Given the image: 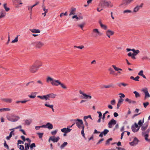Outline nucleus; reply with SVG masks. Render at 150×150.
<instances>
[{"instance_id": "4d7b16f0", "label": "nucleus", "mask_w": 150, "mask_h": 150, "mask_svg": "<svg viewBox=\"0 0 150 150\" xmlns=\"http://www.w3.org/2000/svg\"><path fill=\"white\" fill-rule=\"evenodd\" d=\"M37 134L38 135L39 138H41L42 137L43 133H38Z\"/></svg>"}, {"instance_id": "a19ab883", "label": "nucleus", "mask_w": 150, "mask_h": 150, "mask_svg": "<svg viewBox=\"0 0 150 150\" xmlns=\"http://www.w3.org/2000/svg\"><path fill=\"white\" fill-rule=\"evenodd\" d=\"M93 32L96 33L97 35H100V33L98 31V30L97 29H95L93 30Z\"/></svg>"}, {"instance_id": "2f4dec72", "label": "nucleus", "mask_w": 150, "mask_h": 150, "mask_svg": "<svg viewBox=\"0 0 150 150\" xmlns=\"http://www.w3.org/2000/svg\"><path fill=\"white\" fill-rule=\"evenodd\" d=\"M59 139L60 138L59 137H57L55 138H54L52 137V141L54 142H57Z\"/></svg>"}, {"instance_id": "052dcab7", "label": "nucleus", "mask_w": 150, "mask_h": 150, "mask_svg": "<svg viewBox=\"0 0 150 150\" xmlns=\"http://www.w3.org/2000/svg\"><path fill=\"white\" fill-rule=\"evenodd\" d=\"M115 100H113L110 102V103L112 105H114L115 104Z\"/></svg>"}, {"instance_id": "e2e57ef3", "label": "nucleus", "mask_w": 150, "mask_h": 150, "mask_svg": "<svg viewBox=\"0 0 150 150\" xmlns=\"http://www.w3.org/2000/svg\"><path fill=\"white\" fill-rule=\"evenodd\" d=\"M143 70H141L138 73V75L139 76H142L143 74Z\"/></svg>"}, {"instance_id": "6e6552de", "label": "nucleus", "mask_w": 150, "mask_h": 150, "mask_svg": "<svg viewBox=\"0 0 150 150\" xmlns=\"http://www.w3.org/2000/svg\"><path fill=\"white\" fill-rule=\"evenodd\" d=\"M134 0H123L120 6H125L131 3Z\"/></svg>"}, {"instance_id": "5fc2aeb1", "label": "nucleus", "mask_w": 150, "mask_h": 150, "mask_svg": "<svg viewBox=\"0 0 150 150\" xmlns=\"http://www.w3.org/2000/svg\"><path fill=\"white\" fill-rule=\"evenodd\" d=\"M63 15L67 16V12H66L64 13H61L60 14V16L62 17Z\"/></svg>"}, {"instance_id": "f8f14e48", "label": "nucleus", "mask_w": 150, "mask_h": 150, "mask_svg": "<svg viewBox=\"0 0 150 150\" xmlns=\"http://www.w3.org/2000/svg\"><path fill=\"white\" fill-rule=\"evenodd\" d=\"M139 140L137 138L135 137L133 141L132 142L129 143L131 145L134 146L137 144Z\"/></svg>"}, {"instance_id": "393cba45", "label": "nucleus", "mask_w": 150, "mask_h": 150, "mask_svg": "<svg viewBox=\"0 0 150 150\" xmlns=\"http://www.w3.org/2000/svg\"><path fill=\"white\" fill-rule=\"evenodd\" d=\"M37 94V93L35 92L34 93H32L31 95H28V96L30 98H34L36 97V95Z\"/></svg>"}, {"instance_id": "6e6d98bb", "label": "nucleus", "mask_w": 150, "mask_h": 150, "mask_svg": "<svg viewBox=\"0 0 150 150\" xmlns=\"http://www.w3.org/2000/svg\"><path fill=\"white\" fill-rule=\"evenodd\" d=\"M149 105V103L146 102L143 103L144 106V108H146L147 105Z\"/></svg>"}, {"instance_id": "f704fd0d", "label": "nucleus", "mask_w": 150, "mask_h": 150, "mask_svg": "<svg viewBox=\"0 0 150 150\" xmlns=\"http://www.w3.org/2000/svg\"><path fill=\"white\" fill-rule=\"evenodd\" d=\"M112 66L113 67L115 70L116 71H118L119 70L122 71V69L116 67L115 65H112Z\"/></svg>"}, {"instance_id": "69168bd1", "label": "nucleus", "mask_w": 150, "mask_h": 150, "mask_svg": "<svg viewBox=\"0 0 150 150\" xmlns=\"http://www.w3.org/2000/svg\"><path fill=\"white\" fill-rule=\"evenodd\" d=\"M33 8V7L32 6H28V9L31 11Z\"/></svg>"}, {"instance_id": "dca6fc26", "label": "nucleus", "mask_w": 150, "mask_h": 150, "mask_svg": "<svg viewBox=\"0 0 150 150\" xmlns=\"http://www.w3.org/2000/svg\"><path fill=\"white\" fill-rule=\"evenodd\" d=\"M71 130V129H70L67 127V128H64L62 129L61 131L63 132H64L65 133H67L68 132H70Z\"/></svg>"}, {"instance_id": "603ef678", "label": "nucleus", "mask_w": 150, "mask_h": 150, "mask_svg": "<svg viewBox=\"0 0 150 150\" xmlns=\"http://www.w3.org/2000/svg\"><path fill=\"white\" fill-rule=\"evenodd\" d=\"M34 147H35V145L34 143L30 145V149L32 150L33 148Z\"/></svg>"}, {"instance_id": "4468645a", "label": "nucleus", "mask_w": 150, "mask_h": 150, "mask_svg": "<svg viewBox=\"0 0 150 150\" xmlns=\"http://www.w3.org/2000/svg\"><path fill=\"white\" fill-rule=\"evenodd\" d=\"M57 95L53 93H51L47 95V98H48V100L50 99V98H55Z\"/></svg>"}, {"instance_id": "49530a36", "label": "nucleus", "mask_w": 150, "mask_h": 150, "mask_svg": "<svg viewBox=\"0 0 150 150\" xmlns=\"http://www.w3.org/2000/svg\"><path fill=\"white\" fill-rule=\"evenodd\" d=\"M45 127V126L44 125H43L41 126H36L35 127V128L36 130H38L40 128H44V127Z\"/></svg>"}, {"instance_id": "39448f33", "label": "nucleus", "mask_w": 150, "mask_h": 150, "mask_svg": "<svg viewBox=\"0 0 150 150\" xmlns=\"http://www.w3.org/2000/svg\"><path fill=\"white\" fill-rule=\"evenodd\" d=\"M38 69L35 64L31 66L30 68V71L32 73H35L37 71Z\"/></svg>"}, {"instance_id": "58836bf2", "label": "nucleus", "mask_w": 150, "mask_h": 150, "mask_svg": "<svg viewBox=\"0 0 150 150\" xmlns=\"http://www.w3.org/2000/svg\"><path fill=\"white\" fill-rule=\"evenodd\" d=\"M133 93L134 94H135V96L136 98H137L138 97H140V95L139 94V93L137 92V91H134Z\"/></svg>"}, {"instance_id": "e433bc0d", "label": "nucleus", "mask_w": 150, "mask_h": 150, "mask_svg": "<svg viewBox=\"0 0 150 150\" xmlns=\"http://www.w3.org/2000/svg\"><path fill=\"white\" fill-rule=\"evenodd\" d=\"M114 85L112 83H111L108 85H105L106 88H108L111 87L114 88Z\"/></svg>"}, {"instance_id": "6ab92c4d", "label": "nucleus", "mask_w": 150, "mask_h": 150, "mask_svg": "<svg viewBox=\"0 0 150 150\" xmlns=\"http://www.w3.org/2000/svg\"><path fill=\"white\" fill-rule=\"evenodd\" d=\"M76 8H72L71 10L70 11V13L69 14V16L72 15H74L76 14Z\"/></svg>"}, {"instance_id": "0eeeda50", "label": "nucleus", "mask_w": 150, "mask_h": 150, "mask_svg": "<svg viewBox=\"0 0 150 150\" xmlns=\"http://www.w3.org/2000/svg\"><path fill=\"white\" fill-rule=\"evenodd\" d=\"M142 91L145 94L144 99L146 100L147 98L150 97V95L148 92L147 88H146L142 90Z\"/></svg>"}, {"instance_id": "c9c22d12", "label": "nucleus", "mask_w": 150, "mask_h": 150, "mask_svg": "<svg viewBox=\"0 0 150 150\" xmlns=\"http://www.w3.org/2000/svg\"><path fill=\"white\" fill-rule=\"evenodd\" d=\"M68 143L67 142H64L63 143L61 146L60 148L61 149H63L66 146Z\"/></svg>"}, {"instance_id": "864d4df0", "label": "nucleus", "mask_w": 150, "mask_h": 150, "mask_svg": "<svg viewBox=\"0 0 150 150\" xmlns=\"http://www.w3.org/2000/svg\"><path fill=\"white\" fill-rule=\"evenodd\" d=\"M139 51L138 50H137L135 51L134 53H132V55H135L136 56L137 55V54L139 53Z\"/></svg>"}, {"instance_id": "774afa93", "label": "nucleus", "mask_w": 150, "mask_h": 150, "mask_svg": "<svg viewBox=\"0 0 150 150\" xmlns=\"http://www.w3.org/2000/svg\"><path fill=\"white\" fill-rule=\"evenodd\" d=\"M18 41V38H15L14 40H13L12 42H11L13 43L15 42H17Z\"/></svg>"}, {"instance_id": "79ce46f5", "label": "nucleus", "mask_w": 150, "mask_h": 150, "mask_svg": "<svg viewBox=\"0 0 150 150\" xmlns=\"http://www.w3.org/2000/svg\"><path fill=\"white\" fill-rule=\"evenodd\" d=\"M112 138L108 139L106 141L105 144L106 145H109L110 144V142L112 140Z\"/></svg>"}, {"instance_id": "8fccbe9b", "label": "nucleus", "mask_w": 150, "mask_h": 150, "mask_svg": "<svg viewBox=\"0 0 150 150\" xmlns=\"http://www.w3.org/2000/svg\"><path fill=\"white\" fill-rule=\"evenodd\" d=\"M100 26L101 28L103 29L106 30L107 29V26L103 24H101V25Z\"/></svg>"}, {"instance_id": "7ed1b4c3", "label": "nucleus", "mask_w": 150, "mask_h": 150, "mask_svg": "<svg viewBox=\"0 0 150 150\" xmlns=\"http://www.w3.org/2000/svg\"><path fill=\"white\" fill-rule=\"evenodd\" d=\"M6 117L8 121L12 122H16L20 119L19 116L14 115H12L11 116L7 115L6 116Z\"/></svg>"}, {"instance_id": "c03bdc74", "label": "nucleus", "mask_w": 150, "mask_h": 150, "mask_svg": "<svg viewBox=\"0 0 150 150\" xmlns=\"http://www.w3.org/2000/svg\"><path fill=\"white\" fill-rule=\"evenodd\" d=\"M45 105H46V107H48L50 108H51L52 111L53 112L54 111V110L53 108L54 105H49L46 104Z\"/></svg>"}, {"instance_id": "cd10ccee", "label": "nucleus", "mask_w": 150, "mask_h": 150, "mask_svg": "<svg viewBox=\"0 0 150 150\" xmlns=\"http://www.w3.org/2000/svg\"><path fill=\"white\" fill-rule=\"evenodd\" d=\"M30 30L33 33H39L40 32V30L38 29H31Z\"/></svg>"}, {"instance_id": "2eb2a0df", "label": "nucleus", "mask_w": 150, "mask_h": 150, "mask_svg": "<svg viewBox=\"0 0 150 150\" xmlns=\"http://www.w3.org/2000/svg\"><path fill=\"white\" fill-rule=\"evenodd\" d=\"M114 34V32L113 31L108 30L106 32V34L107 36L108 37L110 38V36Z\"/></svg>"}, {"instance_id": "412c9836", "label": "nucleus", "mask_w": 150, "mask_h": 150, "mask_svg": "<svg viewBox=\"0 0 150 150\" xmlns=\"http://www.w3.org/2000/svg\"><path fill=\"white\" fill-rule=\"evenodd\" d=\"M45 127H44V128H47L50 129H52L53 128L52 125L50 123H47V124L46 125H45Z\"/></svg>"}, {"instance_id": "c85d7f7f", "label": "nucleus", "mask_w": 150, "mask_h": 150, "mask_svg": "<svg viewBox=\"0 0 150 150\" xmlns=\"http://www.w3.org/2000/svg\"><path fill=\"white\" fill-rule=\"evenodd\" d=\"M130 78L131 79H133L135 81H139V77L138 76H137L135 78H134L133 76H131Z\"/></svg>"}, {"instance_id": "13d9d810", "label": "nucleus", "mask_w": 150, "mask_h": 150, "mask_svg": "<svg viewBox=\"0 0 150 150\" xmlns=\"http://www.w3.org/2000/svg\"><path fill=\"white\" fill-rule=\"evenodd\" d=\"M97 113L99 114L98 117L99 118H102V114L101 112L100 111H98Z\"/></svg>"}, {"instance_id": "1a4fd4ad", "label": "nucleus", "mask_w": 150, "mask_h": 150, "mask_svg": "<svg viewBox=\"0 0 150 150\" xmlns=\"http://www.w3.org/2000/svg\"><path fill=\"white\" fill-rule=\"evenodd\" d=\"M116 123V121L114 120V119H112L108 123V127L110 128L112 127V125H115Z\"/></svg>"}, {"instance_id": "f3484780", "label": "nucleus", "mask_w": 150, "mask_h": 150, "mask_svg": "<svg viewBox=\"0 0 150 150\" xmlns=\"http://www.w3.org/2000/svg\"><path fill=\"white\" fill-rule=\"evenodd\" d=\"M36 83L37 85L39 86H42L44 84V82L40 80H38L36 82Z\"/></svg>"}, {"instance_id": "473e14b6", "label": "nucleus", "mask_w": 150, "mask_h": 150, "mask_svg": "<svg viewBox=\"0 0 150 150\" xmlns=\"http://www.w3.org/2000/svg\"><path fill=\"white\" fill-rule=\"evenodd\" d=\"M14 131V130L11 131L10 132L9 136H7L6 137V139L7 140H9L10 139L12 135V134H13V132Z\"/></svg>"}, {"instance_id": "72a5a7b5", "label": "nucleus", "mask_w": 150, "mask_h": 150, "mask_svg": "<svg viewBox=\"0 0 150 150\" xmlns=\"http://www.w3.org/2000/svg\"><path fill=\"white\" fill-rule=\"evenodd\" d=\"M42 8L43 11H44L45 13H46L48 12V10L45 8V6L44 4L42 5Z\"/></svg>"}, {"instance_id": "bb28decb", "label": "nucleus", "mask_w": 150, "mask_h": 150, "mask_svg": "<svg viewBox=\"0 0 150 150\" xmlns=\"http://www.w3.org/2000/svg\"><path fill=\"white\" fill-rule=\"evenodd\" d=\"M125 100L126 101L128 102L129 103L135 104L136 103V102L135 101L132 100L128 98H127L125 99Z\"/></svg>"}, {"instance_id": "c756f323", "label": "nucleus", "mask_w": 150, "mask_h": 150, "mask_svg": "<svg viewBox=\"0 0 150 150\" xmlns=\"http://www.w3.org/2000/svg\"><path fill=\"white\" fill-rule=\"evenodd\" d=\"M144 122V118L143 119V120H140L138 122V125H139V127H141L143 125V124Z\"/></svg>"}, {"instance_id": "ea45409f", "label": "nucleus", "mask_w": 150, "mask_h": 150, "mask_svg": "<svg viewBox=\"0 0 150 150\" xmlns=\"http://www.w3.org/2000/svg\"><path fill=\"white\" fill-rule=\"evenodd\" d=\"M30 144H28V143H25V149L28 150L29 148V145Z\"/></svg>"}, {"instance_id": "f03ea898", "label": "nucleus", "mask_w": 150, "mask_h": 150, "mask_svg": "<svg viewBox=\"0 0 150 150\" xmlns=\"http://www.w3.org/2000/svg\"><path fill=\"white\" fill-rule=\"evenodd\" d=\"M99 6H101L102 7L108 6L111 8L113 6V4L110 1L103 0L100 2Z\"/></svg>"}, {"instance_id": "0e129e2a", "label": "nucleus", "mask_w": 150, "mask_h": 150, "mask_svg": "<svg viewBox=\"0 0 150 150\" xmlns=\"http://www.w3.org/2000/svg\"><path fill=\"white\" fill-rule=\"evenodd\" d=\"M4 111H10L11 109L10 108H3Z\"/></svg>"}, {"instance_id": "3c124183", "label": "nucleus", "mask_w": 150, "mask_h": 150, "mask_svg": "<svg viewBox=\"0 0 150 150\" xmlns=\"http://www.w3.org/2000/svg\"><path fill=\"white\" fill-rule=\"evenodd\" d=\"M74 47L77 48H78L80 49H82L83 48H84V47L83 45H81L80 46H74Z\"/></svg>"}, {"instance_id": "338daca9", "label": "nucleus", "mask_w": 150, "mask_h": 150, "mask_svg": "<svg viewBox=\"0 0 150 150\" xmlns=\"http://www.w3.org/2000/svg\"><path fill=\"white\" fill-rule=\"evenodd\" d=\"M4 146L5 147H6L7 148V149H9V146H8L7 144L6 143V141H5V142L4 143Z\"/></svg>"}, {"instance_id": "bf43d9fd", "label": "nucleus", "mask_w": 150, "mask_h": 150, "mask_svg": "<svg viewBox=\"0 0 150 150\" xmlns=\"http://www.w3.org/2000/svg\"><path fill=\"white\" fill-rule=\"evenodd\" d=\"M57 130H55L54 131H52L51 133L52 135H54L57 133Z\"/></svg>"}, {"instance_id": "f257e3e1", "label": "nucleus", "mask_w": 150, "mask_h": 150, "mask_svg": "<svg viewBox=\"0 0 150 150\" xmlns=\"http://www.w3.org/2000/svg\"><path fill=\"white\" fill-rule=\"evenodd\" d=\"M46 81L47 83L51 82V83L52 86H57L60 85L62 88L65 89L67 88V86L63 83H62L59 80L54 79L50 76L47 77L46 79Z\"/></svg>"}, {"instance_id": "ddd939ff", "label": "nucleus", "mask_w": 150, "mask_h": 150, "mask_svg": "<svg viewBox=\"0 0 150 150\" xmlns=\"http://www.w3.org/2000/svg\"><path fill=\"white\" fill-rule=\"evenodd\" d=\"M143 4L142 3L140 6H137L133 9V12H137L139 9L140 8L142 7Z\"/></svg>"}, {"instance_id": "5701e85b", "label": "nucleus", "mask_w": 150, "mask_h": 150, "mask_svg": "<svg viewBox=\"0 0 150 150\" xmlns=\"http://www.w3.org/2000/svg\"><path fill=\"white\" fill-rule=\"evenodd\" d=\"M25 122V125H29L32 122L31 119L25 120H24Z\"/></svg>"}, {"instance_id": "9d476101", "label": "nucleus", "mask_w": 150, "mask_h": 150, "mask_svg": "<svg viewBox=\"0 0 150 150\" xmlns=\"http://www.w3.org/2000/svg\"><path fill=\"white\" fill-rule=\"evenodd\" d=\"M79 93L80 94L82 95L84 97H83V98L84 99H91L92 98L91 96H90L87 95L86 94L84 93L81 90H80L79 91Z\"/></svg>"}, {"instance_id": "37998d69", "label": "nucleus", "mask_w": 150, "mask_h": 150, "mask_svg": "<svg viewBox=\"0 0 150 150\" xmlns=\"http://www.w3.org/2000/svg\"><path fill=\"white\" fill-rule=\"evenodd\" d=\"M82 129L81 131V134L83 136V137H85V134L84 133V125H83L82 127Z\"/></svg>"}, {"instance_id": "b1692460", "label": "nucleus", "mask_w": 150, "mask_h": 150, "mask_svg": "<svg viewBox=\"0 0 150 150\" xmlns=\"http://www.w3.org/2000/svg\"><path fill=\"white\" fill-rule=\"evenodd\" d=\"M148 126V123H145L143 126L142 127L141 130L142 131H145L147 128Z\"/></svg>"}, {"instance_id": "423d86ee", "label": "nucleus", "mask_w": 150, "mask_h": 150, "mask_svg": "<svg viewBox=\"0 0 150 150\" xmlns=\"http://www.w3.org/2000/svg\"><path fill=\"white\" fill-rule=\"evenodd\" d=\"M139 128L140 127H139L138 125L136 123H135L134 125L132 126L131 127L132 130L134 132L138 131Z\"/></svg>"}, {"instance_id": "a878e982", "label": "nucleus", "mask_w": 150, "mask_h": 150, "mask_svg": "<svg viewBox=\"0 0 150 150\" xmlns=\"http://www.w3.org/2000/svg\"><path fill=\"white\" fill-rule=\"evenodd\" d=\"M37 97L42 100L45 99V100H48V98H47V95L43 96H37Z\"/></svg>"}, {"instance_id": "9b49d317", "label": "nucleus", "mask_w": 150, "mask_h": 150, "mask_svg": "<svg viewBox=\"0 0 150 150\" xmlns=\"http://www.w3.org/2000/svg\"><path fill=\"white\" fill-rule=\"evenodd\" d=\"M33 44L35 46L39 48L41 47L44 45V44L41 42H35L33 43Z\"/></svg>"}, {"instance_id": "09e8293b", "label": "nucleus", "mask_w": 150, "mask_h": 150, "mask_svg": "<svg viewBox=\"0 0 150 150\" xmlns=\"http://www.w3.org/2000/svg\"><path fill=\"white\" fill-rule=\"evenodd\" d=\"M90 118L92 120H93V119L92 118L91 115H88L87 116H84V117H83V119H85V120H86V119H87L88 118Z\"/></svg>"}, {"instance_id": "4c0bfd02", "label": "nucleus", "mask_w": 150, "mask_h": 150, "mask_svg": "<svg viewBox=\"0 0 150 150\" xmlns=\"http://www.w3.org/2000/svg\"><path fill=\"white\" fill-rule=\"evenodd\" d=\"M108 70L110 71V74H114L115 71L111 67H110L108 69Z\"/></svg>"}, {"instance_id": "4be33fe9", "label": "nucleus", "mask_w": 150, "mask_h": 150, "mask_svg": "<svg viewBox=\"0 0 150 150\" xmlns=\"http://www.w3.org/2000/svg\"><path fill=\"white\" fill-rule=\"evenodd\" d=\"M35 64L36 65V66H37L38 69L42 65V63L39 61H37L35 62Z\"/></svg>"}, {"instance_id": "7c9ffc66", "label": "nucleus", "mask_w": 150, "mask_h": 150, "mask_svg": "<svg viewBox=\"0 0 150 150\" xmlns=\"http://www.w3.org/2000/svg\"><path fill=\"white\" fill-rule=\"evenodd\" d=\"M7 4H4L3 5V6L4 8L5 9V10L6 11L8 12L10 10V8H9L7 7L6 6Z\"/></svg>"}, {"instance_id": "aec40b11", "label": "nucleus", "mask_w": 150, "mask_h": 150, "mask_svg": "<svg viewBox=\"0 0 150 150\" xmlns=\"http://www.w3.org/2000/svg\"><path fill=\"white\" fill-rule=\"evenodd\" d=\"M6 14V13L5 12V11L3 10H2L0 11V19L3 17H4Z\"/></svg>"}, {"instance_id": "a211bd4d", "label": "nucleus", "mask_w": 150, "mask_h": 150, "mask_svg": "<svg viewBox=\"0 0 150 150\" xmlns=\"http://www.w3.org/2000/svg\"><path fill=\"white\" fill-rule=\"evenodd\" d=\"M2 100L4 102L7 103H11L12 101V99L11 98H3L2 99Z\"/></svg>"}, {"instance_id": "680f3d73", "label": "nucleus", "mask_w": 150, "mask_h": 150, "mask_svg": "<svg viewBox=\"0 0 150 150\" xmlns=\"http://www.w3.org/2000/svg\"><path fill=\"white\" fill-rule=\"evenodd\" d=\"M144 137H145V139L146 140L148 141V134H146L144 136Z\"/></svg>"}, {"instance_id": "a18cd8bd", "label": "nucleus", "mask_w": 150, "mask_h": 150, "mask_svg": "<svg viewBox=\"0 0 150 150\" xmlns=\"http://www.w3.org/2000/svg\"><path fill=\"white\" fill-rule=\"evenodd\" d=\"M132 13V11L129 10H126L123 11V13L124 14L125 13Z\"/></svg>"}, {"instance_id": "20e7f679", "label": "nucleus", "mask_w": 150, "mask_h": 150, "mask_svg": "<svg viewBox=\"0 0 150 150\" xmlns=\"http://www.w3.org/2000/svg\"><path fill=\"white\" fill-rule=\"evenodd\" d=\"M75 121V123L76 124V126L78 127L80 129L82 128L83 125V122L82 120L79 119H76L74 120Z\"/></svg>"}, {"instance_id": "de8ad7c7", "label": "nucleus", "mask_w": 150, "mask_h": 150, "mask_svg": "<svg viewBox=\"0 0 150 150\" xmlns=\"http://www.w3.org/2000/svg\"><path fill=\"white\" fill-rule=\"evenodd\" d=\"M109 132V130L107 129H105L104 131L102 132L103 134V135L105 136Z\"/></svg>"}]
</instances>
